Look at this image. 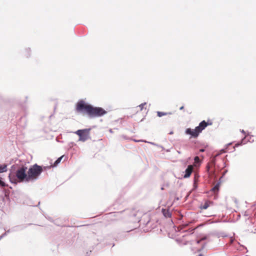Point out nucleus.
Masks as SVG:
<instances>
[{"label":"nucleus","mask_w":256,"mask_h":256,"mask_svg":"<svg viewBox=\"0 0 256 256\" xmlns=\"http://www.w3.org/2000/svg\"><path fill=\"white\" fill-rule=\"evenodd\" d=\"M146 103H143L139 105L138 108L140 110H142L144 108L145 110L146 109V108H144V106L146 105Z\"/></svg>","instance_id":"nucleus-13"},{"label":"nucleus","mask_w":256,"mask_h":256,"mask_svg":"<svg viewBox=\"0 0 256 256\" xmlns=\"http://www.w3.org/2000/svg\"><path fill=\"white\" fill-rule=\"evenodd\" d=\"M44 170L42 166L37 164L31 166L28 171V182L37 180Z\"/></svg>","instance_id":"nucleus-3"},{"label":"nucleus","mask_w":256,"mask_h":256,"mask_svg":"<svg viewBox=\"0 0 256 256\" xmlns=\"http://www.w3.org/2000/svg\"><path fill=\"white\" fill-rule=\"evenodd\" d=\"M212 122L208 121L206 122L205 120H203L200 122L199 126L196 127L194 129L188 128L186 130V134L188 135H190V138H197L199 136L200 134L208 126L212 125Z\"/></svg>","instance_id":"nucleus-2"},{"label":"nucleus","mask_w":256,"mask_h":256,"mask_svg":"<svg viewBox=\"0 0 256 256\" xmlns=\"http://www.w3.org/2000/svg\"><path fill=\"white\" fill-rule=\"evenodd\" d=\"M184 109V106H182L180 108V110H183Z\"/></svg>","instance_id":"nucleus-17"},{"label":"nucleus","mask_w":256,"mask_h":256,"mask_svg":"<svg viewBox=\"0 0 256 256\" xmlns=\"http://www.w3.org/2000/svg\"><path fill=\"white\" fill-rule=\"evenodd\" d=\"M213 204H214V202H211V201H210V200H206V201L204 202V204H202L200 206V208L202 209H202L206 210L208 207L213 206Z\"/></svg>","instance_id":"nucleus-8"},{"label":"nucleus","mask_w":256,"mask_h":256,"mask_svg":"<svg viewBox=\"0 0 256 256\" xmlns=\"http://www.w3.org/2000/svg\"><path fill=\"white\" fill-rule=\"evenodd\" d=\"M92 106L86 103L84 100L78 101L76 106V110L78 113L88 115Z\"/></svg>","instance_id":"nucleus-4"},{"label":"nucleus","mask_w":256,"mask_h":256,"mask_svg":"<svg viewBox=\"0 0 256 256\" xmlns=\"http://www.w3.org/2000/svg\"><path fill=\"white\" fill-rule=\"evenodd\" d=\"M162 212L166 218H170L171 217V213L170 212V210H166L162 208Z\"/></svg>","instance_id":"nucleus-9"},{"label":"nucleus","mask_w":256,"mask_h":256,"mask_svg":"<svg viewBox=\"0 0 256 256\" xmlns=\"http://www.w3.org/2000/svg\"><path fill=\"white\" fill-rule=\"evenodd\" d=\"M204 149H200V152H204Z\"/></svg>","instance_id":"nucleus-18"},{"label":"nucleus","mask_w":256,"mask_h":256,"mask_svg":"<svg viewBox=\"0 0 256 256\" xmlns=\"http://www.w3.org/2000/svg\"><path fill=\"white\" fill-rule=\"evenodd\" d=\"M171 114H172V112H157V116L158 117H162V116L171 115Z\"/></svg>","instance_id":"nucleus-10"},{"label":"nucleus","mask_w":256,"mask_h":256,"mask_svg":"<svg viewBox=\"0 0 256 256\" xmlns=\"http://www.w3.org/2000/svg\"><path fill=\"white\" fill-rule=\"evenodd\" d=\"M218 187H219L218 185V184H216V186H215L213 188H212V190H213L214 192H216V191L218 190Z\"/></svg>","instance_id":"nucleus-15"},{"label":"nucleus","mask_w":256,"mask_h":256,"mask_svg":"<svg viewBox=\"0 0 256 256\" xmlns=\"http://www.w3.org/2000/svg\"><path fill=\"white\" fill-rule=\"evenodd\" d=\"M6 165L4 164L0 166V173L6 171Z\"/></svg>","instance_id":"nucleus-12"},{"label":"nucleus","mask_w":256,"mask_h":256,"mask_svg":"<svg viewBox=\"0 0 256 256\" xmlns=\"http://www.w3.org/2000/svg\"><path fill=\"white\" fill-rule=\"evenodd\" d=\"M27 169L26 166H22L16 170V175L14 174H10L8 177L10 181L14 184L18 182H28V173L26 172Z\"/></svg>","instance_id":"nucleus-1"},{"label":"nucleus","mask_w":256,"mask_h":256,"mask_svg":"<svg viewBox=\"0 0 256 256\" xmlns=\"http://www.w3.org/2000/svg\"><path fill=\"white\" fill-rule=\"evenodd\" d=\"M90 128L78 130L75 133L78 136L80 141L85 142L90 138Z\"/></svg>","instance_id":"nucleus-6"},{"label":"nucleus","mask_w":256,"mask_h":256,"mask_svg":"<svg viewBox=\"0 0 256 256\" xmlns=\"http://www.w3.org/2000/svg\"><path fill=\"white\" fill-rule=\"evenodd\" d=\"M63 158V156H62L60 157L59 158H58L54 162V166H56L61 161V160H62Z\"/></svg>","instance_id":"nucleus-11"},{"label":"nucleus","mask_w":256,"mask_h":256,"mask_svg":"<svg viewBox=\"0 0 256 256\" xmlns=\"http://www.w3.org/2000/svg\"><path fill=\"white\" fill-rule=\"evenodd\" d=\"M106 113V111L102 108L100 107H94L92 106L88 116L90 118L100 117L104 115Z\"/></svg>","instance_id":"nucleus-5"},{"label":"nucleus","mask_w":256,"mask_h":256,"mask_svg":"<svg viewBox=\"0 0 256 256\" xmlns=\"http://www.w3.org/2000/svg\"><path fill=\"white\" fill-rule=\"evenodd\" d=\"M6 186V185L5 183L0 180V186H1L2 187H4V186Z\"/></svg>","instance_id":"nucleus-16"},{"label":"nucleus","mask_w":256,"mask_h":256,"mask_svg":"<svg viewBox=\"0 0 256 256\" xmlns=\"http://www.w3.org/2000/svg\"><path fill=\"white\" fill-rule=\"evenodd\" d=\"M194 163L197 164L200 162V160L198 156H196L194 158Z\"/></svg>","instance_id":"nucleus-14"},{"label":"nucleus","mask_w":256,"mask_h":256,"mask_svg":"<svg viewBox=\"0 0 256 256\" xmlns=\"http://www.w3.org/2000/svg\"><path fill=\"white\" fill-rule=\"evenodd\" d=\"M193 170V166L189 165L185 170V174L184 176V178H189Z\"/></svg>","instance_id":"nucleus-7"}]
</instances>
